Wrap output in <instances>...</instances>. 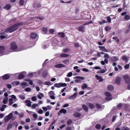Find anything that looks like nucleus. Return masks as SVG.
Here are the masks:
<instances>
[{"label":"nucleus","instance_id":"nucleus-1","mask_svg":"<svg viewBox=\"0 0 130 130\" xmlns=\"http://www.w3.org/2000/svg\"><path fill=\"white\" fill-rule=\"evenodd\" d=\"M23 23L20 22L18 23L14 24L11 26L7 28L5 30V32H9L11 33L14 31L16 30L19 27V26L22 25Z\"/></svg>","mask_w":130,"mask_h":130},{"label":"nucleus","instance_id":"nucleus-2","mask_svg":"<svg viewBox=\"0 0 130 130\" xmlns=\"http://www.w3.org/2000/svg\"><path fill=\"white\" fill-rule=\"evenodd\" d=\"M14 112L16 115H18L19 114L18 112L17 111L14 112L12 111L8 115L4 117V120L5 122H7L11 119L14 120L16 119L17 116L13 115V113Z\"/></svg>","mask_w":130,"mask_h":130},{"label":"nucleus","instance_id":"nucleus-3","mask_svg":"<svg viewBox=\"0 0 130 130\" xmlns=\"http://www.w3.org/2000/svg\"><path fill=\"white\" fill-rule=\"evenodd\" d=\"M10 48L11 51L17 52L21 51L23 50L22 47L21 48H19L15 42H13L11 44Z\"/></svg>","mask_w":130,"mask_h":130},{"label":"nucleus","instance_id":"nucleus-4","mask_svg":"<svg viewBox=\"0 0 130 130\" xmlns=\"http://www.w3.org/2000/svg\"><path fill=\"white\" fill-rule=\"evenodd\" d=\"M47 71H48L45 70L44 71L43 69H42L40 70L38 72V73L39 75H40L41 73L42 72V76L43 77H46L47 75Z\"/></svg>","mask_w":130,"mask_h":130},{"label":"nucleus","instance_id":"nucleus-5","mask_svg":"<svg viewBox=\"0 0 130 130\" xmlns=\"http://www.w3.org/2000/svg\"><path fill=\"white\" fill-rule=\"evenodd\" d=\"M26 74V73L25 72H23L20 73H17L15 74L16 75L19 74L18 77V79H21L24 77Z\"/></svg>","mask_w":130,"mask_h":130},{"label":"nucleus","instance_id":"nucleus-6","mask_svg":"<svg viewBox=\"0 0 130 130\" xmlns=\"http://www.w3.org/2000/svg\"><path fill=\"white\" fill-rule=\"evenodd\" d=\"M105 95L106 96L105 99L106 100L110 101L112 99V96L111 94L108 92H106L105 93Z\"/></svg>","mask_w":130,"mask_h":130},{"label":"nucleus","instance_id":"nucleus-7","mask_svg":"<svg viewBox=\"0 0 130 130\" xmlns=\"http://www.w3.org/2000/svg\"><path fill=\"white\" fill-rule=\"evenodd\" d=\"M5 47L3 46H0V54L4 55L6 54L4 53Z\"/></svg>","mask_w":130,"mask_h":130},{"label":"nucleus","instance_id":"nucleus-8","mask_svg":"<svg viewBox=\"0 0 130 130\" xmlns=\"http://www.w3.org/2000/svg\"><path fill=\"white\" fill-rule=\"evenodd\" d=\"M11 75L10 74H6L2 76L3 79L4 80L8 79L10 77V76Z\"/></svg>","mask_w":130,"mask_h":130},{"label":"nucleus","instance_id":"nucleus-9","mask_svg":"<svg viewBox=\"0 0 130 130\" xmlns=\"http://www.w3.org/2000/svg\"><path fill=\"white\" fill-rule=\"evenodd\" d=\"M49 41H45L44 42L43 44V45L42 46V47L44 49H45L47 48L48 46Z\"/></svg>","mask_w":130,"mask_h":130},{"label":"nucleus","instance_id":"nucleus-10","mask_svg":"<svg viewBox=\"0 0 130 130\" xmlns=\"http://www.w3.org/2000/svg\"><path fill=\"white\" fill-rule=\"evenodd\" d=\"M11 84L13 86H18L20 84V82L19 81L16 80L12 82Z\"/></svg>","mask_w":130,"mask_h":130},{"label":"nucleus","instance_id":"nucleus-11","mask_svg":"<svg viewBox=\"0 0 130 130\" xmlns=\"http://www.w3.org/2000/svg\"><path fill=\"white\" fill-rule=\"evenodd\" d=\"M110 60L111 62H113L114 61L118 60L119 58L117 56H113L111 58Z\"/></svg>","mask_w":130,"mask_h":130},{"label":"nucleus","instance_id":"nucleus-12","mask_svg":"<svg viewBox=\"0 0 130 130\" xmlns=\"http://www.w3.org/2000/svg\"><path fill=\"white\" fill-rule=\"evenodd\" d=\"M37 36V34L35 33L32 32L31 33L30 36V37L32 39H35Z\"/></svg>","mask_w":130,"mask_h":130},{"label":"nucleus","instance_id":"nucleus-13","mask_svg":"<svg viewBox=\"0 0 130 130\" xmlns=\"http://www.w3.org/2000/svg\"><path fill=\"white\" fill-rule=\"evenodd\" d=\"M38 72H34L31 73L29 74L28 75L30 77H35L37 76L36 75L37 73Z\"/></svg>","mask_w":130,"mask_h":130},{"label":"nucleus","instance_id":"nucleus-14","mask_svg":"<svg viewBox=\"0 0 130 130\" xmlns=\"http://www.w3.org/2000/svg\"><path fill=\"white\" fill-rule=\"evenodd\" d=\"M123 78L126 83H128V81L129 80L128 75H125L123 76Z\"/></svg>","mask_w":130,"mask_h":130},{"label":"nucleus","instance_id":"nucleus-15","mask_svg":"<svg viewBox=\"0 0 130 130\" xmlns=\"http://www.w3.org/2000/svg\"><path fill=\"white\" fill-rule=\"evenodd\" d=\"M55 67L57 68H60L61 67H64L65 66L63 64H59L55 65Z\"/></svg>","mask_w":130,"mask_h":130},{"label":"nucleus","instance_id":"nucleus-16","mask_svg":"<svg viewBox=\"0 0 130 130\" xmlns=\"http://www.w3.org/2000/svg\"><path fill=\"white\" fill-rule=\"evenodd\" d=\"M85 27L83 26H81L79 27L77 29L79 31H84V30Z\"/></svg>","mask_w":130,"mask_h":130},{"label":"nucleus","instance_id":"nucleus-17","mask_svg":"<svg viewBox=\"0 0 130 130\" xmlns=\"http://www.w3.org/2000/svg\"><path fill=\"white\" fill-rule=\"evenodd\" d=\"M11 7V5L10 4H7L4 7V8L7 10H8Z\"/></svg>","mask_w":130,"mask_h":130},{"label":"nucleus","instance_id":"nucleus-18","mask_svg":"<svg viewBox=\"0 0 130 130\" xmlns=\"http://www.w3.org/2000/svg\"><path fill=\"white\" fill-rule=\"evenodd\" d=\"M39 94L37 95V96L38 98L40 99H42V97H43L44 96L43 94L41 92H39Z\"/></svg>","mask_w":130,"mask_h":130},{"label":"nucleus","instance_id":"nucleus-19","mask_svg":"<svg viewBox=\"0 0 130 130\" xmlns=\"http://www.w3.org/2000/svg\"><path fill=\"white\" fill-rule=\"evenodd\" d=\"M25 103L27 104V106H31V104L32 102L29 100H25Z\"/></svg>","mask_w":130,"mask_h":130},{"label":"nucleus","instance_id":"nucleus-20","mask_svg":"<svg viewBox=\"0 0 130 130\" xmlns=\"http://www.w3.org/2000/svg\"><path fill=\"white\" fill-rule=\"evenodd\" d=\"M77 93H75L73 95L71 96L69 98V99L70 100H73L77 96Z\"/></svg>","mask_w":130,"mask_h":130},{"label":"nucleus","instance_id":"nucleus-21","mask_svg":"<svg viewBox=\"0 0 130 130\" xmlns=\"http://www.w3.org/2000/svg\"><path fill=\"white\" fill-rule=\"evenodd\" d=\"M120 82V79L119 78H116L115 81V83L117 84H119Z\"/></svg>","mask_w":130,"mask_h":130},{"label":"nucleus","instance_id":"nucleus-22","mask_svg":"<svg viewBox=\"0 0 130 130\" xmlns=\"http://www.w3.org/2000/svg\"><path fill=\"white\" fill-rule=\"evenodd\" d=\"M95 76L97 80H99V81L102 82L103 80L102 78L100 76H98V75H96Z\"/></svg>","mask_w":130,"mask_h":130},{"label":"nucleus","instance_id":"nucleus-23","mask_svg":"<svg viewBox=\"0 0 130 130\" xmlns=\"http://www.w3.org/2000/svg\"><path fill=\"white\" fill-rule=\"evenodd\" d=\"M73 116L75 117L79 118L80 117L81 115L78 113H75L73 114Z\"/></svg>","mask_w":130,"mask_h":130},{"label":"nucleus","instance_id":"nucleus-24","mask_svg":"<svg viewBox=\"0 0 130 130\" xmlns=\"http://www.w3.org/2000/svg\"><path fill=\"white\" fill-rule=\"evenodd\" d=\"M69 56L68 54H61L60 56L61 57H67Z\"/></svg>","mask_w":130,"mask_h":130},{"label":"nucleus","instance_id":"nucleus-25","mask_svg":"<svg viewBox=\"0 0 130 130\" xmlns=\"http://www.w3.org/2000/svg\"><path fill=\"white\" fill-rule=\"evenodd\" d=\"M9 104L10 105H12L14 102H15L13 100L12 98H10L9 100Z\"/></svg>","mask_w":130,"mask_h":130},{"label":"nucleus","instance_id":"nucleus-26","mask_svg":"<svg viewBox=\"0 0 130 130\" xmlns=\"http://www.w3.org/2000/svg\"><path fill=\"white\" fill-rule=\"evenodd\" d=\"M113 87L112 85H110L108 86L107 87V89L109 90H112L113 89Z\"/></svg>","mask_w":130,"mask_h":130},{"label":"nucleus","instance_id":"nucleus-27","mask_svg":"<svg viewBox=\"0 0 130 130\" xmlns=\"http://www.w3.org/2000/svg\"><path fill=\"white\" fill-rule=\"evenodd\" d=\"M31 100L33 101H35L37 100V97L36 96H32L31 98Z\"/></svg>","mask_w":130,"mask_h":130},{"label":"nucleus","instance_id":"nucleus-28","mask_svg":"<svg viewBox=\"0 0 130 130\" xmlns=\"http://www.w3.org/2000/svg\"><path fill=\"white\" fill-rule=\"evenodd\" d=\"M8 100V97L5 98L3 101V102L4 104H5L6 103Z\"/></svg>","mask_w":130,"mask_h":130},{"label":"nucleus","instance_id":"nucleus-29","mask_svg":"<svg viewBox=\"0 0 130 130\" xmlns=\"http://www.w3.org/2000/svg\"><path fill=\"white\" fill-rule=\"evenodd\" d=\"M130 19V16L128 15H126L125 16L124 20L125 21H127Z\"/></svg>","mask_w":130,"mask_h":130},{"label":"nucleus","instance_id":"nucleus-30","mask_svg":"<svg viewBox=\"0 0 130 130\" xmlns=\"http://www.w3.org/2000/svg\"><path fill=\"white\" fill-rule=\"evenodd\" d=\"M42 31L44 34H47V29L46 28H43L42 29Z\"/></svg>","mask_w":130,"mask_h":130},{"label":"nucleus","instance_id":"nucleus-31","mask_svg":"<svg viewBox=\"0 0 130 130\" xmlns=\"http://www.w3.org/2000/svg\"><path fill=\"white\" fill-rule=\"evenodd\" d=\"M74 79H80L81 80H83L84 79V77L82 76H76L75 77H74Z\"/></svg>","mask_w":130,"mask_h":130},{"label":"nucleus","instance_id":"nucleus-32","mask_svg":"<svg viewBox=\"0 0 130 130\" xmlns=\"http://www.w3.org/2000/svg\"><path fill=\"white\" fill-rule=\"evenodd\" d=\"M11 98H12L13 100L14 101H15L18 100V99H17L16 96L14 95H11Z\"/></svg>","mask_w":130,"mask_h":130},{"label":"nucleus","instance_id":"nucleus-33","mask_svg":"<svg viewBox=\"0 0 130 130\" xmlns=\"http://www.w3.org/2000/svg\"><path fill=\"white\" fill-rule=\"evenodd\" d=\"M121 130H130V129L127 127L124 126L121 128Z\"/></svg>","mask_w":130,"mask_h":130},{"label":"nucleus","instance_id":"nucleus-34","mask_svg":"<svg viewBox=\"0 0 130 130\" xmlns=\"http://www.w3.org/2000/svg\"><path fill=\"white\" fill-rule=\"evenodd\" d=\"M13 127V125L11 124H9L7 128V130H9L10 128H11Z\"/></svg>","mask_w":130,"mask_h":130},{"label":"nucleus","instance_id":"nucleus-35","mask_svg":"<svg viewBox=\"0 0 130 130\" xmlns=\"http://www.w3.org/2000/svg\"><path fill=\"white\" fill-rule=\"evenodd\" d=\"M54 86L57 88H60L61 87L60 83H55L54 84Z\"/></svg>","mask_w":130,"mask_h":130},{"label":"nucleus","instance_id":"nucleus-36","mask_svg":"<svg viewBox=\"0 0 130 130\" xmlns=\"http://www.w3.org/2000/svg\"><path fill=\"white\" fill-rule=\"evenodd\" d=\"M58 35L62 38H63L64 36V33L62 32H59Z\"/></svg>","mask_w":130,"mask_h":130},{"label":"nucleus","instance_id":"nucleus-37","mask_svg":"<svg viewBox=\"0 0 130 130\" xmlns=\"http://www.w3.org/2000/svg\"><path fill=\"white\" fill-rule=\"evenodd\" d=\"M87 85L85 84H84V85L82 86V88L84 90L86 88H89L87 87Z\"/></svg>","mask_w":130,"mask_h":130},{"label":"nucleus","instance_id":"nucleus-38","mask_svg":"<svg viewBox=\"0 0 130 130\" xmlns=\"http://www.w3.org/2000/svg\"><path fill=\"white\" fill-rule=\"evenodd\" d=\"M128 29L125 31V33L127 34L130 31V23L129 24L128 26Z\"/></svg>","mask_w":130,"mask_h":130},{"label":"nucleus","instance_id":"nucleus-39","mask_svg":"<svg viewBox=\"0 0 130 130\" xmlns=\"http://www.w3.org/2000/svg\"><path fill=\"white\" fill-rule=\"evenodd\" d=\"M104 58H105L106 59H108L110 58V57L108 54L106 53L104 55Z\"/></svg>","mask_w":130,"mask_h":130},{"label":"nucleus","instance_id":"nucleus-40","mask_svg":"<svg viewBox=\"0 0 130 130\" xmlns=\"http://www.w3.org/2000/svg\"><path fill=\"white\" fill-rule=\"evenodd\" d=\"M27 85V83L26 82H23L21 83L20 85L21 86H26Z\"/></svg>","mask_w":130,"mask_h":130},{"label":"nucleus","instance_id":"nucleus-41","mask_svg":"<svg viewBox=\"0 0 130 130\" xmlns=\"http://www.w3.org/2000/svg\"><path fill=\"white\" fill-rule=\"evenodd\" d=\"M122 59L124 60H127V58L126 55H123L122 57Z\"/></svg>","mask_w":130,"mask_h":130},{"label":"nucleus","instance_id":"nucleus-42","mask_svg":"<svg viewBox=\"0 0 130 130\" xmlns=\"http://www.w3.org/2000/svg\"><path fill=\"white\" fill-rule=\"evenodd\" d=\"M48 62L49 61L48 59H46L44 62L43 64L42 65L43 66L44 65H46L47 64V63H48Z\"/></svg>","mask_w":130,"mask_h":130},{"label":"nucleus","instance_id":"nucleus-43","mask_svg":"<svg viewBox=\"0 0 130 130\" xmlns=\"http://www.w3.org/2000/svg\"><path fill=\"white\" fill-rule=\"evenodd\" d=\"M24 90L25 91L28 92H29L31 90V89L30 88L28 87L25 88Z\"/></svg>","mask_w":130,"mask_h":130},{"label":"nucleus","instance_id":"nucleus-44","mask_svg":"<svg viewBox=\"0 0 130 130\" xmlns=\"http://www.w3.org/2000/svg\"><path fill=\"white\" fill-rule=\"evenodd\" d=\"M72 72H69L67 75V76L68 77H70L72 76Z\"/></svg>","mask_w":130,"mask_h":130},{"label":"nucleus","instance_id":"nucleus-45","mask_svg":"<svg viewBox=\"0 0 130 130\" xmlns=\"http://www.w3.org/2000/svg\"><path fill=\"white\" fill-rule=\"evenodd\" d=\"M59 112L61 113H65L66 112V110L63 109H62L60 110Z\"/></svg>","mask_w":130,"mask_h":130},{"label":"nucleus","instance_id":"nucleus-46","mask_svg":"<svg viewBox=\"0 0 130 130\" xmlns=\"http://www.w3.org/2000/svg\"><path fill=\"white\" fill-rule=\"evenodd\" d=\"M24 1L23 0H20L19 4L21 5L22 6L24 5Z\"/></svg>","mask_w":130,"mask_h":130},{"label":"nucleus","instance_id":"nucleus-47","mask_svg":"<svg viewBox=\"0 0 130 130\" xmlns=\"http://www.w3.org/2000/svg\"><path fill=\"white\" fill-rule=\"evenodd\" d=\"M101 126L99 124H97L96 125L95 127L98 129H99L101 128Z\"/></svg>","mask_w":130,"mask_h":130},{"label":"nucleus","instance_id":"nucleus-48","mask_svg":"<svg viewBox=\"0 0 130 130\" xmlns=\"http://www.w3.org/2000/svg\"><path fill=\"white\" fill-rule=\"evenodd\" d=\"M61 87H64L67 86V84L66 83H60Z\"/></svg>","mask_w":130,"mask_h":130},{"label":"nucleus","instance_id":"nucleus-49","mask_svg":"<svg viewBox=\"0 0 130 130\" xmlns=\"http://www.w3.org/2000/svg\"><path fill=\"white\" fill-rule=\"evenodd\" d=\"M54 30L53 29H50L49 30V34H53L54 32Z\"/></svg>","mask_w":130,"mask_h":130},{"label":"nucleus","instance_id":"nucleus-50","mask_svg":"<svg viewBox=\"0 0 130 130\" xmlns=\"http://www.w3.org/2000/svg\"><path fill=\"white\" fill-rule=\"evenodd\" d=\"M72 122V120H69L67 122V124L68 125L71 124Z\"/></svg>","mask_w":130,"mask_h":130},{"label":"nucleus","instance_id":"nucleus-51","mask_svg":"<svg viewBox=\"0 0 130 130\" xmlns=\"http://www.w3.org/2000/svg\"><path fill=\"white\" fill-rule=\"evenodd\" d=\"M20 97L22 99H24L25 98V96L24 95H20Z\"/></svg>","mask_w":130,"mask_h":130},{"label":"nucleus","instance_id":"nucleus-52","mask_svg":"<svg viewBox=\"0 0 130 130\" xmlns=\"http://www.w3.org/2000/svg\"><path fill=\"white\" fill-rule=\"evenodd\" d=\"M83 108L84 109V110L86 111V112H87L88 111V108L87 107V106H83Z\"/></svg>","mask_w":130,"mask_h":130},{"label":"nucleus","instance_id":"nucleus-53","mask_svg":"<svg viewBox=\"0 0 130 130\" xmlns=\"http://www.w3.org/2000/svg\"><path fill=\"white\" fill-rule=\"evenodd\" d=\"M42 81L41 80L39 79L38 80V83L39 85H41L42 84Z\"/></svg>","mask_w":130,"mask_h":130},{"label":"nucleus","instance_id":"nucleus-54","mask_svg":"<svg viewBox=\"0 0 130 130\" xmlns=\"http://www.w3.org/2000/svg\"><path fill=\"white\" fill-rule=\"evenodd\" d=\"M6 86L8 88L10 89L12 87L11 85L10 84H8Z\"/></svg>","mask_w":130,"mask_h":130},{"label":"nucleus","instance_id":"nucleus-55","mask_svg":"<svg viewBox=\"0 0 130 130\" xmlns=\"http://www.w3.org/2000/svg\"><path fill=\"white\" fill-rule=\"evenodd\" d=\"M66 81L67 82H69L70 81V78L66 77L65 78Z\"/></svg>","mask_w":130,"mask_h":130},{"label":"nucleus","instance_id":"nucleus-56","mask_svg":"<svg viewBox=\"0 0 130 130\" xmlns=\"http://www.w3.org/2000/svg\"><path fill=\"white\" fill-rule=\"evenodd\" d=\"M69 50H70L69 48H66L63 50V51H64V52H67L69 51Z\"/></svg>","mask_w":130,"mask_h":130},{"label":"nucleus","instance_id":"nucleus-57","mask_svg":"<svg viewBox=\"0 0 130 130\" xmlns=\"http://www.w3.org/2000/svg\"><path fill=\"white\" fill-rule=\"evenodd\" d=\"M129 67V64H127L125 65L124 67L126 69H127Z\"/></svg>","mask_w":130,"mask_h":130},{"label":"nucleus","instance_id":"nucleus-58","mask_svg":"<svg viewBox=\"0 0 130 130\" xmlns=\"http://www.w3.org/2000/svg\"><path fill=\"white\" fill-rule=\"evenodd\" d=\"M33 117L35 118H37L38 117V115L36 113H34L33 115Z\"/></svg>","mask_w":130,"mask_h":130},{"label":"nucleus","instance_id":"nucleus-59","mask_svg":"<svg viewBox=\"0 0 130 130\" xmlns=\"http://www.w3.org/2000/svg\"><path fill=\"white\" fill-rule=\"evenodd\" d=\"M107 19L108 22H111V19L110 17H107Z\"/></svg>","mask_w":130,"mask_h":130},{"label":"nucleus","instance_id":"nucleus-60","mask_svg":"<svg viewBox=\"0 0 130 130\" xmlns=\"http://www.w3.org/2000/svg\"><path fill=\"white\" fill-rule=\"evenodd\" d=\"M4 106V107H1L0 108V110L1 111H4L5 110V108H6V106Z\"/></svg>","mask_w":130,"mask_h":130},{"label":"nucleus","instance_id":"nucleus-61","mask_svg":"<svg viewBox=\"0 0 130 130\" xmlns=\"http://www.w3.org/2000/svg\"><path fill=\"white\" fill-rule=\"evenodd\" d=\"M82 70L86 72H88L89 71L88 69H85V68L82 69Z\"/></svg>","mask_w":130,"mask_h":130},{"label":"nucleus","instance_id":"nucleus-62","mask_svg":"<svg viewBox=\"0 0 130 130\" xmlns=\"http://www.w3.org/2000/svg\"><path fill=\"white\" fill-rule=\"evenodd\" d=\"M117 117L116 116H114L112 118V122H113L115 120L116 118Z\"/></svg>","mask_w":130,"mask_h":130},{"label":"nucleus","instance_id":"nucleus-63","mask_svg":"<svg viewBox=\"0 0 130 130\" xmlns=\"http://www.w3.org/2000/svg\"><path fill=\"white\" fill-rule=\"evenodd\" d=\"M4 116V114L3 113H0V118H3Z\"/></svg>","mask_w":130,"mask_h":130},{"label":"nucleus","instance_id":"nucleus-64","mask_svg":"<svg viewBox=\"0 0 130 130\" xmlns=\"http://www.w3.org/2000/svg\"><path fill=\"white\" fill-rule=\"evenodd\" d=\"M66 130H72V128L70 127H68L66 128Z\"/></svg>","mask_w":130,"mask_h":130}]
</instances>
